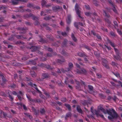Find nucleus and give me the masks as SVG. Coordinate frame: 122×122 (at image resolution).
<instances>
[{
  "label": "nucleus",
  "instance_id": "obj_1",
  "mask_svg": "<svg viewBox=\"0 0 122 122\" xmlns=\"http://www.w3.org/2000/svg\"><path fill=\"white\" fill-rule=\"evenodd\" d=\"M100 109L105 114L108 113L110 115V116L108 117V118L110 120H112L117 117V114L112 109L109 110H106L103 109L101 107Z\"/></svg>",
  "mask_w": 122,
  "mask_h": 122
},
{
  "label": "nucleus",
  "instance_id": "obj_2",
  "mask_svg": "<svg viewBox=\"0 0 122 122\" xmlns=\"http://www.w3.org/2000/svg\"><path fill=\"white\" fill-rule=\"evenodd\" d=\"M75 9L76 10V12L77 14L78 15L79 17L81 19V20L82 19V18L80 16V14L81 13V12L79 10L80 9L79 7V6L76 4L75 5Z\"/></svg>",
  "mask_w": 122,
  "mask_h": 122
},
{
  "label": "nucleus",
  "instance_id": "obj_3",
  "mask_svg": "<svg viewBox=\"0 0 122 122\" xmlns=\"http://www.w3.org/2000/svg\"><path fill=\"white\" fill-rule=\"evenodd\" d=\"M91 112L93 114L95 113L96 115H97V117L100 116L102 118H104V116L102 114H99L100 111H96V110H94V111H93L92 109V108H91Z\"/></svg>",
  "mask_w": 122,
  "mask_h": 122
},
{
  "label": "nucleus",
  "instance_id": "obj_4",
  "mask_svg": "<svg viewBox=\"0 0 122 122\" xmlns=\"http://www.w3.org/2000/svg\"><path fill=\"white\" fill-rule=\"evenodd\" d=\"M102 64L103 65L107 68H109L108 66L107 65V61L105 59H103L102 60Z\"/></svg>",
  "mask_w": 122,
  "mask_h": 122
},
{
  "label": "nucleus",
  "instance_id": "obj_5",
  "mask_svg": "<svg viewBox=\"0 0 122 122\" xmlns=\"http://www.w3.org/2000/svg\"><path fill=\"white\" fill-rule=\"evenodd\" d=\"M12 3L15 5L18 4L19 1H21L23 2H26L25 0H11Z\"/></svg>",
  "mask_w": 122,
  "mask_h": 122
},
{
  "label": "nucleus",
  "instance_id": "obj_6",
  "mask_svg": "<svg viewBox=\"0 0 122 122\" xmlns=\"http://www.w3.org/2000/svg\"><path fill=\"white\" fill-rule=\"evenodd\" d=\"M76 71L78 73H85L86 71L85 69H82L81 71H79L78 70H77Z\"/></svg>",
  "mask_w": 122,
  "mask_h": 122
},
{
  "label": "nucleus",
  "instance_id": "obj_7",
  "mask_svg": "<svg viewBox=\"0 0 122 122\" xmlns=\"http://www.w3.org/2000/svg\"><path fill=\"white\" fill-rule=\"evenodd\" d=\"M71 16L70 15H69L68 16L66 20L67 22V23H69L71 21Z\"/></svg>",
  "mask_w": 122,
  "mask_h": 122
},
{
  "label": "nucleus",
  "instance_id": "obj_8",
  "mask_svg": "<svg viewBox=\"0 0 122 122\" xmlns=\"http://www.w3.org/2000/svg\"><path fill=\"white\" fill-rule=\"evenodd\" d=\"M77 110L79 112L81 113L82 111L81 108H80V107L79 106H77Z\"/></svg>",
  "mask_w": 122,
  "mask_h": 122
},
{
  "label": "nucleus",
  "instance_id": "obj_9",
  "mask_svg": "<svg viewBox=\"0 0 122 122\" xmlns=\"http://www.w3.org/2000/svg\"><path fill=\"white\" fill-rule=\"evenodd\" d=\"M71 37L73 40L75 42H76L77 41V39L75 38L73 35V34H72L71 35Z\"/></svg>",
  "mask_w": 122,
  "mask_h": 122
},
{
  "label": "nucleus",
  "instance_id": "obj_10",
  "mask_svg": "<svg viewBox=\"0 0 122 122\" xmlns=\"http://www.w3.org/2000/svg\"><path fill=\"white\" fill-rule=\"evenodd\" d=\"M24 114L25 116L28 117L30 119H31V117L29 113H24Z\"/></svg>",
  "mask_w": 122,
  "mask_h": 122
},
{
  "label": "nucleus",
  "instance_id": "obj_11",
  "mask_svg": "<svg viewBox=\"0 0 122 122\" xmlns=\"http://www.w3.org/2000/svg\"><path fill=\"white\" fill-rule=\"evenodd\" d=\"M69 68L71 69L73 67V64L71 63H70L69 64Z\"/></svg>",
  "mask_w": 122,
  "mask_h": 122
},
{
  "label": "nucleus",
  "instance_id": "obj_12",
  "mask_svg": "<svg viewBox=\"0 0 122 122\" xmlns=\"http://www.w3.org/2000/svg\"><path fill=\"white\" fill-rule=\"evenodd\" d=\"M65 105L68 108L69 110L71 109L70 106L69 105L66 104Z\"/></svg>",
  "mask_w": 122,
  "mask_h": 122
},
{
  "label": "nucleus",
  "instance_id": "obj_13",
  "mask_svg": "<svg viewBox=\"0 0 122 122\" xmlns=\"http://www.w3.org/2000/svg\"><path fill=\"white\" fill-rule=\"evenodd\" d=\"M40 111L41 112L42 114L44 113L45 112L43 108H41L40 110Z\"/></svg>",
  "mask_w": 122,
  "mask_h": 122
},
{
  "label": "nucleus",
  "instance_id": "obj_14",
  "mask_svg": "<svg viewBox=\"0 0 122 122\" xmlns=\"http://www.w3.org/2000/svg\"><path fill=\"white\" fill-rule=\"evenodd\" d=\"M114 57L117 60H119L120 59V57L119 55H118L117 56H115Z\"/></svg>",
  "mask_w": 122,
  "mask_h": 122
},
{
  "label": "nucleus",
  "instance_id": "obj_15",
  "mask_svg": "<svg viewBox=\"0 0 122 122\" xmlns=\"http://www.w3.org/2000/svg\"><path fill=\"white\" fill-rule=\"evenodd\" d=\"M26 97L27 98H28V100L31 101H33V100H32L31 98L30 97V96H28L27 95H26Z\"/></svg>",
  "mask_w": 122,
  "mask_h": 122
},
{
  "label": "nucleus",
  "instance_id": "obj_16",
  "mask_svg": "<svg viewBox=\"0 0 122 122\" xmlns=\"http://www.w3.org/2000/svg\"><path fill=\"white\" fill-rule=\"evenodd\" d=\"M0 76L1 77L3 81H5V79L4 77L2 76L0 74Z\"/></svg>",
  "mask_w": 122,
  "mask_h": 122
},
{
  "label": "nucleus",
  "instance_id": "obj_17",
  "mask_svg": "<svg viewBox=\"0 0 122 122\" xmlns=\"http://www.w3.org/2000/svg\"><path fill=\"white\" fill-rule=\"evenodd\" d=\"M88 88L90 91L92 90L93 89L92 86H88Z\"/></svg>",
  "mask_w": 122,
  "mask_h": 122
},
{
  "label": "nucleus",
  "instance_id": "obj_18",
  "mask_svg": "<svg viewBox=\"0 0 122 122\" xmlns=\"http://www.w3.org/2000/svg\"><path fill=\"white\" fill-rule=\"evenodd\" d=\"M42 76L45 78H47L48 77V75L46 74H43Z\"/></svg>",
  "mask_w": 122,
  "mask_h": 122
},
{
  "label": "nucleus",
  "instance_id": "obj_19",
  "mask_svg": "<svg viewBox=\"0 0 122 122\" xmlns=\"http://www.w3.org/2000/svg\"><path fill=\"white\" fill-rule=\"evenodd\" d=\"M66 100V98H62L61 99V101L63 102H65Z\"/></svg>",
  "mask_w": 122,
  "mask_h": 122
},
{
  "label": "nucleus",
  "instance_id": "obj_20",
  "mask_svg": "<svg viewBox=\"0 0 122 122\" xmlns=\"http://www.w3.org/2000/svg\"><path fill=\"white\" fill-rule=\"evenodd\" d=\"M46 4V2L44 1H42L41 3V5H44Z\"/></svg>",
  "mask_w": 122,
  "mask_h": 122
},
{
  "label": "nucleus",
  "instance_id": "obj_21",
  "mask_svg": "<svg viewBox=\"0 0 122 122\" xmlns=\"http://www.w3.org/2000/svg\"><path fill=\"white\" fill-rule=\"evenodd\" d=\"M71 115V114L70 113H69L67 114L66 115V116L67 117H69Z\"/></svg>",
  "mask_w": 122,
  "mask_h": 122
},
{
  "label": "nucleus",
  "instance_id": "obj_22",
  "mask_svg": "<svg viewBox=\"0 0 122 122\" xmlns=\"http://www.w3.org/2000/svg\"><path fill=\"white\" fill-rule=\"evenodd\" d=\"M61 34L62 35L64 36H66V35H67L66 33L65 32H62Z\"/></svg>",
  "mask_w": 122,
  "mask_h": 122
},
{
  "label": "nucleus",
  "instance_id": "obj_23",
  "mask_svg": "<svg viewBox=\"0 0 122 122\" xmlns=\"http://www.w3.org/2000/svg\"><path fill=\"white\" fill-rule=\"evenodd\" d=\"M111 83L112 85L114 86H116V84H115L112 81H111Z\"/></svg>",
  "mask_w": 122,
  "mask_h": 122
},
{
  "label": "nucleus",
  "instance_id": "obj_24",
  "mask_svg": "<svg viewBox=\"0 0 122 122\" xmlns=\"http://www.w3.org/2000/svg\"><path fill=\"white\" fill-rule=\"evenodd\" d=\"M91 13L89 12H86L85 13V15L87 16H89L90 15Z\"/></svg>",
  "mask_w": 122,
  "mask_h": 122
},
{
  "label": "nucleus",
  "instance_id": "obj_25",
  "mask_svg": "<svg viewBox=\"0 0 122 122\" xmlns=\"http://www.w3.org/2000/svg\"><path fill=\"white\" fill-rule=\"evenodd\" d=\"M97 77L98 78H100L101 77V75L100 74H97Z\"/></svg>",
  "mask_w": 122,
  "mask_h": 122
},
{
  "label": "nucleus",
  "instance_id": "obj_26",
  "mask_svg": "<svg viewBox=\"0 0 122 122\" xmlns=\"http://www.w3.org/2000/svg\"><path fill=\"white\" fill-rule=\"evenodd\" d=\"M114 74L115 75V76L117 77H119V74L118 73H117L115 74Z\"/></svg>",
  "mask_w": 122,
  "mask_h": 122
},
{
  "label": "nucleus",
  "instance_id": "obj_27",
  "mask_svg": "<svg viewBox=\"0 0 122 122\" xmlns=\"http://www.w3.org/2000/svg\"><path fill=\"white\" fill-rule=\"evenodd\" d=\"M117 32L120 35H122V33L121 32V31L120 30H117Z\"/></svg>",
  "mask_w": 122,
  "mask_h": 122
},
{
  "label": "nucleus",
  "instance_id": "obj_28",
  "mask_svg": "<svg viewBox=\"0 0 122 122\" xmlns=\"http://www.w3.org/2000/svg\"><path fill=\"white\" fill-rule=\"evenodd\" d=\"M52 1H55L57 3H60V1H58V0H51Z\"/></svg>",
  "mask_w": 122,
  "mask_h": 122
},
{
  "label": "nucleus",
  "instance_id": "obj_29",
  "mask_svg": "<svg viewBox=\"0 0 122 122\" xmlns=\"http://www.w3.org/2000/svg\"><path fill=\"white\" fill-rule=\"evenodd\" d=\"M86 8L87 9H89V7L88 5H85Z\"/></svg>",
  "mask_w": 122,
  "mask_h": 122
},
{
  "label": "nucleus",
  "instance_id": "obj_30",
  "mask_svg": "<svg viewBox=\"0 0 122 122\" xmlns=\"http://www.w3.org/2000/svg\"><path fill=\"white\" fill-rule=\"evenodd\" d=\"M110 43L111 45L113 47H114V44L112 42H110Z\"/></svg>",
  "mask_w": 122,
  "mask_h": 122
},
{
  "label": "nucleus",
  "instance_id": "obj_31",
  "mask_svg": "<svg viewBox=\"0 0 122 122\" xmlns=\"http://www.w3.org/2000/svg\"><path fill=\"white\" fill-rule=\"evenodd\" d=\"M103 14L104 15H105L107 16H108L107 15L106 12L105 11H104V13H103Z\"/></svg>",
  "mask_w": 122,
  "mask_h": 122
},
{
  "label": "nucleus",
  "instance_id": "obj_32",
  "mask_svg": "<svg viewBox=\"0 0 122 122\" xmlns=\"http://www.w3.org/2000/svg\"><path fill=\"white\" fill-rule=\"evenodd\" d=\"M23 107L24 109H25V110H26V108L25 105H23Z\"/></svg>",
  "mask_w": 122,
  "mask_h": 122
},
{
  "label": "nucleus",
  "instance_id": "obj_33",
  "mask_svg": "<svg viewBox=\"0 0 122 122\" xmlns=\"http://www.w3.org/2000/svg\"><path fill=\"white\" fill-rule=\"evenodd\" d=\"M114 23L115 25V26H117V22L116 21H114Z\"/></svg>",
  "mask_w": 122,
  "mask_h": 122
},
{
  "label": "nucleus",
  "instance_id": "obj_34",
  "mask_svg": "<svg viewBox=\"0 0 122 122\" xmlns=\"http://www.w3.org/2000/svg\"><path fill=\"white\" fill-rule=\"evenodd\" d=\"M74 24L75 26L77 28L78 27V26L77 25V23H74Z\"/></svg>",
  "mask_w": 122,
  "mask_h": 122
},
{
  "label": "nucleus",
  "instance_id": "obj_35",
  "mask_svg": "<svg viewBox=\"0 0 122 122\" xmlns=\"http://www.w3.org/2000/svg\"><path fill=\"white\" fill-rule=\"evenodd\" d=\"M12 94H14V95H16L17 94V93H16L15 92V91H13L12 92Z\"/></svg>",
  "mask_w": 122,
  "mask_h": 122
},
{
  "label": "nucleus",
  "instance_id": "obj_36",
  "mask_svg": "<svg viewBox=\"0 0 122 122\" xmlns=\"http://www.w3.org/2000/svg\"><path fill=\"white\" fill-rule=\"evenodd\" d=\"M114 50H115V51L116 53H117V52L118 51L117 49H116L115 48H114Z\"/></svg>",
  "mask_w": 122,
  "mask_h": 122
},
{
  "label": "nucleus",
  "instance_id": "obj_37",
  "mask_svg": "<svg viewBox=\"0 0 122 122\" xmlns=\"http://www.w3.org/2000/svg\"><path fill=\"white\" fill-rule=\"evenodd\" d=\"M105 46L107 47V48L108 49V50H110L111 49V48L110 47L107 46Z\"/></svg>",
  "mask_w": 122,
  "mask_h": 122
},
{
  "label": "nucleus",
  "instance_id": "obj_38",
  "mask_svg": "<svg viewBox=\"0 0 122 122\" xmlns=\"http://www.w3.org/2000/svg\"><path fill=\"white\" fill-rule=\"evenodd\" d=\"M17 97H18L19 99L20 100H21V98L18 95H17Z\"/></svg>",
  "mask_w": 122,
  "mask_h": 122
},
{
  "label": "nucleus",
  "instance_id": "obj_39",
  "mask_svg": "<svg viewBox=\"0 0 122 122\" xmlns=\"http://www.w3.org/2000/svg\"><path fill=\"white\" fill-rule=\"evenodd\" d=\"M76 67H79V65L78 64H77V63H76Z\"/></svg>",
  "mask_w": 122,
  "mask_h": 122
},
{
  "label": "nucleus",
  "instance_id": "obj_40",
  "mask_svg": "<svg viewBox=\"0 0 122 122\" xmlns=\"http://www.w3.org/2000/svg\"><path fill=\"white\" fill-rule=\"evenodd\" d=\"M19 94L21 95L22 96L23 95V94L22 93L21 91H20L19 92Z\"/></svg>",
  "mask_w": 122,
  "mask_h": 122
},
{
  "label": "nucleus",
  "instance_id": "obj_41",
  "mask_svg": "<svg viewBox=\"0 0 122 122\" xmlns=\"http://www.w3.org/2000/svg\"><path fill=\"white\" fill-rule=\"evenodd\" d=\"M72 102L74 103H76V100H74Z\"/></svg>",
  "mask_w": 122,
  "mask_h": 122
},
{
  "label": "nucleus",
  "instance_id": "obj_42",
  "mask_svg": "<svg viewBox=\"0 0 122 122\" xmlns=\"http://www.w3.org/2000/svg\"><path fill=\"white\" fill-rule=\"evenodd\" d=\"M113 10L114 12H116V10L114 7V8L113 9Z\"/></svg>",
  "mask_w": 122,
  "mask_h": 122
},
{
  "label": "nucleus",
  "instance_id": "obj_43",
  "mask_svg": "<svg viewBox=\"0 0 122 122\" xmlns=\"http://www.w3.org/2000/svg\"><path fill=\"white\" fill-rule=\"evenodd\" d=\"M97 37L99 39H100L101 38V37L99 36H97Z\"/></svg>",
  "mask_w": 122,
  "mask_h": 122
},
{
  "label": "nucleus",
  "instance_id": "obj_44",
  "mask_svg": "<svg viewBox=\"0 0 122 122\" xmlns=\"http://www.w3.org/2000/svg\"><path fill=\"white\" fill-rule=\"evenodd\" d=\"M35 89L39 92H40V91H39V90H38V89L37 88H36Z\"/></svg>",
  "mask_w": 122,
  "mask_h": 122
},
{
  "label": "nucleus",
  "instance_id": "obj_45",
  "mask_svg": "<svg viewBox=\"0 0 122 122\" xmlns=\"http://www.w3.org/2000/svg\"><path fill=\"white\" fill-rule=\"evenodd\" d=\"M48 50L49 51H52V49L51 48H49Z\"/></svg>",
  "mask_w": 122,
  "mask_h": 122
},
{
  "label": "nucleus",
  "instance_id": "obj_46",
  "mask_svg": "<svg viewBox=\"0 0 122 122\" xmlns=\"http://www.w3.org/2000/svg\"><path fill=\"white\" fill-rule=\"evenodd\" d=\"M92 33L93 34V35H95V33L93 31H92Z\"/></svg>",
  "mask_w": 122,
  "mask_h": 122
},
{
  "label": "nucleus",
  "instance_id": "obj_47",
  "mask_svg": "<svg viewBox=\"0 0 122 122\" xmlns=\"http://www.w3.org/2000/svg\"><path fill=\"white\" fill-rule=\"evenodd\" d=\"M9 97L11 99V100H12V99H13V98L10 95H9Z\"/></svg>",
  "mask_w": 122,
  "mask_h": 122
},
{
  "label": "nucleus",
  "instance_id": "obj_48",
  "mask_svg": "<svg viewBox=\"0 0 122 122\" xmlns=\"http://www.w3.org/2000/svg\"><path fill=\"white\" fill-rule=\"evenodd\" d=\"M86 48L88 50H89L90 49L88 47V46H86Z\"/></svg>",
  "mask_w": 122,
  "mask_h": 122
},
{
  "label": "nucleus",
  "instance_id": "obj_49",
  "mask_svg": "<svg viewBox=\"0 0 122 122\" xmlns=\"http://www.w3.org/2000/svg\"><path fill=\"white\" fill-rule=\"evenodd\" d=\"M64 61H65V60H63L62 61V62H64ZM61 60H60V61H59V62L61 63Z\"/></svg>",
  "mask_w": 122,
  "mask_h": 122
},
{
  "label": "nucleus",
  "instance_id": "obj_50",
  "mask_svg": "<svg viewBox=\"0 0 122 122\" xmlns=\"http://www.w3.org/2000/svg\"><path fill=\"white\" fill-rule=\"evenodd\" d=\"M70 29L69 27H67L66 29V30L67 31H68Z\"/></svg>",
  "mask_w": 122,
  "mask_h": 122
},
{
  "label": "nucleus",
  "instance_id": "obj_51",
  "mask_svg": "<svg viewBox=\"0 0 122 122\" xmlns=\"http://www.w3.org/2000/svg\"><path fill=\"white\" fill-rule=\"evenodd\" d=\"M13 121L15 122H18L15 119H14L13 120Z\"/></svg>",
  "mask_w": 122,
  "mask_h": 122
},
{
  "label": "nucleus",
  "instance_id": "obj_52",
  "mask_svg": "<svg viewBox=\"0 0 122 122\" xmlns=\"http://www.w3.org/2000/svg\"><path fill=\"white\" fill-rule=\"evenodd\" d=\"M57 104H59L60 105H61V103L60 102H57Z\"/></svg>",
  "mask_w": 122,
  "mask_h": 122
},
{
  "label": "nucleus",
  "instance_id": "obj_53",
  "mask_svg": "<svg viewBox=\"0 0 122 122\" xmlns=\"http://www.w3.org/2000/svg\"><path fill=\"white\" fill-rule=\"evenodd\" d=\"M79 24L81 25V26H83V24L82 23H79Z\"/></svg>",
  "mask_w": 122,
  "mask_h": 122
},
{
  "label": "nucleus",
  "instance_id": "obj_54",
  "mask_svg": "<svg viewBox=\"0 0 122 122\" xmlns=\"http://www.w3.org/2000/svg\"><path fill=\"white\" fill-rule=\"evenodd\" d=\"M56 8L57 9H60V7L58 6L57 7H56Z\"/></svg>",
  "mask_w": 122,
  "mask_h": 122
},
{
  "label": "nucleus",
  "instance_id": "obj_55",
  "mask_svg": "<svg viewBox=\"0 0 122 122\" xmlns=\"http://www.w3.org/2000/svg\"><path fill=\"white\" fill-rule=\"evenodd\" d=\"M111 35L112 36H114V35L113 33L112 32H111Z\"/></svg>",
  "mask_w": 122,
  "mask_h": 122
},
{
  "label": "nucleus",
  "instance_id": "obj_56",
  "mask_svg": "<svg viewBox=\"0 0 122 122\" xmlns=\"http://www.w3.org/2000/svg\"><path fill=\"white\" fill-rule=\"evenodd\" d=\"M60 24L61 25H63V23L62 22H61Z\"/></svg>",
  "mask_w": 122,
  "mask_h": 122
},
{
  "label": "nucleus",
  "instance_id": "obj_57",
  "mask_svg": "<svg viewBox=\"0 0 122 122\" xmlns=\"http://www.w3.org/2000/svg\"><path fill=\"white\" fill-rule=\"evenodd\" d=\"M63 7L64 9H65L66 7V6L65 5H63Z\"/></svg>",
  "mask_w": 122,
  "mask_h": 122
},
{
  "label": "nucleus",
  "instance_id": "obj_58",
  "mask_svg": "<svg viewBox=\"0 0 122 122\" xmlns=\"http://www.w3.org/2000/svg\"><path fill=\"white\" fill-rule=\"evenodd\" d=\"M68 87H69V88H71V86H70V85H68Z\"/></svg>",
  "mask_w": 122,
  "mask_h": 122
},
{
  "label": "nucleus",
  "instance_id": "obj_59",
  "mask_svg": "<svg viewBox=\"0 0 122 122\" xmlns=\"http://www.w3.org/2000/svg\"><path fill=\"white\" fill-rule=\"evenodd\" d=\"M70 70V69H68L67 70H66V71H69Z\"/></svg>",
  "mask_w": 122,
  "mask_h": 122
},
{
  "label": "nucleus",
  "instance_id": "obj_60",
  "mask_svg": "<svg viewBox=\"0 0 122 122\" xmlns=\"http://www.w3.org/2000/svg\"><path fill=\"white\" fill-rule=\"evenodd\" d=\"M11 111L13 113H14V111L13 110H11Z\"/></svg>",
  "mask_w": 122,
  "mask_h": 122
},
{
  "label": "nucleus",
  "instance_id": "obj_61",
  "mask_svg": "<svg viewBox=\"0 0 122 122\" xmlns=\"http://www.w3.org/2000/svg\"><path fill=\"white\" fill-rule=\"evenodd\" d=\"M112 64L113 65L114 64V63L113 62L112 63Z\"/></svg>",
  "mask_w": 122,
  "mask_h": 122
},
{
  "label": "nucleus",
  "instance_id": "obj_62",
  "mask_svg": "<svg viewBox=\"0 0 122 122\" xmlns=\"http://www.w3.org/2000/svg\"><path fill=\"white\" fill-rule=\"evenodd\" d=\"M43 12H41V15H42V13H43Z\"/></svg>",
  "mask_w": 122,
  "mask_h": 122
},
{
  "label": "nucleus",
  "instance_id": "obj_63",
  "mask_svg": "<svg viewBox=\"0 0 122 122\" xmlns=\"http://www.w3.org/2000/svg\"><path fill=\"white\" fill-rule=\"evenodd\" d=\"M71 44L72 45H74V44H72V43H71Z\"/></svg>",
  "mask_w": 122,
  "mask_h": 122
},
{
  "label": "nucleus",
  "instance_id": "obj_64",
  "mask_svg": "<svg viewBox=\"0 0 122 122\" xmlns=\"http://www.w3.org/2000/svg\"><path fill=\"white\" fill-rule=\"evenodd\" d=\"M8 109V108H6V110H7Z\"/></svg>",
  "mask_w": 122,
  "mask_h": 122
}]
</instances>
